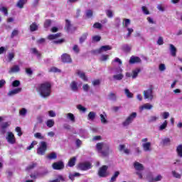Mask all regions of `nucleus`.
Segmentation results:
<instances>
[{
    "label": "nucleus",
    "instance_id": "1",
    "mask_svg": "<svg viewBox=\"0 0 182 182\" xmlns=\"http://www.w3.org/2000/svg\"><path fill=\"white\" fill-rule=\"evenodd\" d=\"M38 92L42 97H49L52 92V85L49 82H46L40 84Z\"/></svg>",
    "mask_w": 182,
    "mask_h": 182
},
{
    "label": "nucleus",
    "instance_id": "2",
    "mask_svg": "<svg viewBox=\"0 0 182 182\" xmlns=\"http://www.w3.org/2000/svg\"><path fill=\"white\" fill-rule=\"evenodd\" d=\"M134 168L136 171V176H138L139 178L141 180V178H143V173H141V172L140 171H143L144 170V166H143V164L137 161H135L134 163Z\"/></svg>",
    "mask_w": 182,
    "mask_h": 182
},
{
    "label": "nucleus",
    "instance_id": "3",
    "mask_svg": "<svg viewBox=\"0 0 182 182\" xmlns=\"http://www.w3.org/2000/svg\"><path fill=\"white\" fill-rule=\"evenodd\" d=\"M46 150H48V143L43 141H41L40 146L37 149V154H38V156H45Z\"/></svg>",
    "mask_w": 182,
    "mask_h": 182
},
{
    "label": "nucleus",
    "instance_id": "4",
    "mask_svg": "<svg viewBox=\"0 0 182 182\" xmlns=\"http://www.w3.org/2000/svg\"><path fill=\"white\" fill-rule=\"evenodd\" d=\"M137 117V113L136 112H132L129 116L124 120V122H122V126L124 127H127V126H129V124H131V123H133V120H134Z\"/></svg>",
    "mask_w": 182,
    "mask_h": 182
},
{
    "label": "nucleus",
    "instance_id": "5",
    "mask_svg": "<svg viewBox=\"0 0 182 182\" xmlns=\"http://www.w3.org/2000/svg\"><path fill=\"white\" fill-rule=\"evenodd\" d=\"M77 168L82 171H86L92 168V164L90 162H82L77 164Z\"/></svg>",
    "mask_w": 182,
    "mask_h": 182
},
{
    "label": "nucleus",
    "instance_id": "6",
    "mask_svg": "<svg viewBox=\"0 0 182 182\" xmlns=\"http://www.w3.org/2000/svg\"><path fill=\"white\" fill-rule=\"evenodd\" d=\"M109 168V166H106V165H103L102 166H101L98 171V176L99 177H107L108 174H107V169Z\"/></svg>",
    "mask_w": 182,
    "mask_h": 182
},
{
    "label": "nucleus",
    "instance_id": "7",
    "mask_svg": "<svg viewBox=\"0 0 182 182\" xmlns=\"http://www.w3.org/2000/svg\"><path fill=\"white\" fill-rule=\"evenodd\" d=\"M144 99H150L153 100V85H150L149 88L144 91Z\"/></svg>",
    "mask_w": 182,
    "mask_h": 182
},
{
    "label": "nucleus",
    "instance_id": "8",
    "mask_svg": "<svg viewBox=\"0 0 182 182\" xmlns=\"http://www.w3.org/2000/svg\"><path fill=\"white\" fill-rule=\"evenodd\" d=\"M6 140H7L9 144H15V143H16V139L15 138V135L11 132H7Z\"/></svg>",
    "mask_w": 182,
    "mask_h": 182
},
{
    "label": "nucleus",
    "instance_id": "9",
    "mask_svg": "<svg viewBox=\"0 0 182 182\" xmlns=\"http://www.w3.org/2000/svg\"><path fill=\"white\" fill-rule=\"evenodd\" d=\"M100 153H101L102 157H107L110 154V153H113V151L110 149V147L108 144H105L104 146L103 150H102Z\"/></svg>",
    "mask_w": 182,
    "mask_h": 182
},
{
    "label": "nucleus",
    "instance_id": "10",
    "mask_svg": "<svg viewBox=\"0 0 182 182\" xmlns=\"http://www.w3.org/2000/svg\"><path fill=\"white\" fill-rule=\"evenodd\" d=\"M52 167L53 170H63V168H65V164H63V161H60L53 163Z\"/></svg>",
    "mask_w": 182,
    "mask_h": 182
},
{
    "label": "nucleus",
    "instance_id": "11",
    "mask_svg": "<svg viewBox=\"0 0 182 182\" xmlns=\"http://www.w3.org/2000/svg\"><path fill=\"white\" fill-rule=\"evenodd\" d=\"M61 61L63 63H72V62H73L72 57H70V55H69L68 53H63L61 55Z\"/></svg>",
    "mask_w": 182,
    "mask_h": 182
},
{
    "label": "nucleus",
    "instance_id": "12",
    "mask_svg": "<svg viewBox=\"0 0 182 182\" xmlns=\"http://www.w3.org/2000/svg\"><path fill=\"white\" fill-rule=\"evenodd\" d=\"M9 126H11V122H3L1 124L0 132L1 133V134H5V133H6V129H8Z\"/></svg>",
    "mask_w": 182,
    "mask_h": 182
},
{
    "label": "nucleus",
    "instance_id": "13",
    "mask_svg": "<svg viewBox=\"0 0 182 182\" xmlns=\"http://www.w3.org/2000/svg\"><path fill=\"white\" fill-rule=\"evenodd\" d=\"M141 62V59L139 57L132 56L129 59L130 65H134V63H140Z\"/></svg>",
    "mask_w": 182,
    "mask_h": 182
},
{
    "label": "nucleus",
    "instance_id": "14",
    "mask_svg": "<svg viewBox=\"0 0 182 182\" xmlns=\"http://www.w3.org/2000/svg\"><path fill=\"white\" fill-rule=\"evenodd\" d=\"M107 50H112V46H102L98 49V53H102V52H107Z\"/></svg>",
    "mask_w": 182,
    "mask_h": 182
},
{
    "label": "nucleus",
    "instance_id": "15",
    "mask_svg": "<svg viewBox=\"0 0 182 182\" xmlns=\"http://www.w3.org/2000/svg\"><path fill=\"white\" fill-rule=\"evenodd\" d=\"M142 147L144 151H150L151 150V143L146 142L142 144Z\"/></svg>",
    "mask_w": 182,
    "mask_h": 182
},
{
    "label": "nucleus",
    "instance_id": "16",
    "mask_svg": "<svg viewBox=\"0 0 182 182\" xmlns=\"http://www.w3.org/2000/svg\"><path fill=\"white\" fill-rule=\"evenodd\" d=\"M60 36H62V33H58L56 34H50L47 38L49 41H53V39H58V38H60Z\"/></svg>",
    "mask_w": 182,
    "mask_h": 182
},
{
    "label": "nucleus",
    "instance_id": "17",
    "mask_svg": "<svg viewBox=\"0 0 182 182\" xmlns=\"http://www.w3.org/2000/svg\"><path fill=\"white\" fill-rule=\"evenodd\" d=\"M20 92H22V88H21V87L16 88L13 90L9 91L8 93V95L14 96V95H18V93H20Z\"/></svg>",
    "mask_w": 182,
    "mask_h": 182
},
{
    "label": "nucleus",
    "instance_id": "18",
    "mask_svg": "<svg viewBox=\"0 0 182 182\" xmlns=\"http://www.w3.org/2000/svg\"><path fill=\"white\" fill-rule=\"evenodd\" d=\"M77 75L80 76V79L84 80V82H87V77H86V74H85V73H82V71L77 70Z\"/></svg>",
    "mask_w": 182,
    "mask_h": 182
},
{
    "label": "nucleus",
    "instance_id": "19",
    "mask_svg": "<svg viewBox=\"0 0 182 182\" xmlns=\"http://www.w3.org/2000/svg\"><path fill=\"white\" fill-rule=\"evenodd\" d=\"M119 151H124L125 154H130V150L126 149V146L124 144H120L119 146Z\"/></svg>",
    "mask_w": 182,
    "mask_h": 182
},
{
    "label": "nucleus",
    "instance_id": "20",
    "mask_svg": "<svg viewBox=\"0 0 182 182\" xmlns=\"http://www.w3.org/2000/svg\"><path fill=\"white\" fill-rule=\"evenodd\" d=\"M169 46L171 56L176 57L177 55V48H176V47L173 44H170Z\"/></svg>",
    "mask_w": 182,
    "mask_h": 182
},
{
    "label": "nucleus",
    "instance_id": "21",
    "mask_svg": "<svg viewBox=\"0 0 182 182\" xmlns=\"http://www.w3.org/2000/svg\"><path fill=\"white\" fill-rule=\"evenodd\" d=\"M105 145H106V144H104L103 142H99L96 144V149L98 153H100L101 151L105 149Z\"/></svg>",
    "mask_w": 182,
    "mask_h": 182
},
{
    "label": "nucleus",
    "instance_id": "22",
    "mask_svg": "<svg viewBox=\"0 0 182 182\" xmlns=\"http://www.w3.org/2000/svg\"><path fill=\"white\" fill-rule=\"evenodd\" d=\"M38 28L39 27L38 26V23H36V22H33L32 24L30 25V31L35 32L38 31Z\"/></svg>",
    "mask_w": 182,
    "mask_h": 182
},
{
    "label": "nucleus",
    "instance_id": "23",
    "mask_svg": "<svg viewBox=\"0 0 182 182\" xmlns=\"http://www.w3.org/2000/svg\"><path fill=\"white\" fill-rule=\"evenodd\" d=\"M96 119V112H90L87 115V120H90L91 122H93Z\"/></svg>",
    "mask_w": 182,
    "mask_h": 182
},
{
    "label": "nucleus",
    "instance_id": "24",
    "mask_svg": "<svg viewBox=\"0 0 182 182\" xmlns=\"http://www.w3.org/2000/svg\"><path fill=\"white\" fill-rule=\"evenodd\" d=\"M71 90L73 92H77L79 87H77V82L76 81H73L70 84Z\"/></svg>",
    "mask_w": 182,
    "mask_h": 182
},
{
    "label": "nucleus",
    "instance_id": "25",
    "mask_svg": "<svg viewBox=\"0 0 182 182\" xmlns=\"http://www.w3.org/2000/svg\"><path fill=\"white\" fill-rule=\"evenodd\" d=\"M76 164V156L72 157L68 163V167H73Z\"/></svg>",
    "mask_w": 182,
    "mask_h": 182
},
{
    "label": "nucleus",
    "instance_id": "26",
    "mask_svg": "<svg viewBox=\"0 0 182 182\" xmlns=\"http://www.w3.org/2000/svg\"><path fill=\"white\" fill-rule=\"evenodd\" d=\"M70 28H72V23L68 19H65V29L67 32H70Z\"/></svg>",
    "mask_w": 182,
    "mask_h": 182
},
{
    "label": "nucleus",
    "instance_id": "27",
    "mask_svg": "<svg viewBox=\"0 0 182 182\" xmlns=\"http://www.w3.org/2000/svg\"><path fill=\"white\" fill-rule=\"evenodd\" d=\"M36 166H38V164L36 162H31V164H29L26 168V171H31V170H33V168H35V167H36Z\"/></svg>",
    "mask_w": 182,
    "mask_h": 182
},
{
    "label": "nucleus",
    "instance_id": "28",
    "mask_svg": "<svg viewBox=\"0 0 182 182\" xmlns=\"http://www.w3.org/2000/svg\"><path fill=\"white\" fill-rule=\"evenodd\" d=\"M89 36V33H84L79 38L80 43H83L86 39H87V36Z\"/></svg>",
    "mask_w": 182,
    "mask_h": 182
},
{
    "label": "nucleus",
    "instance_id": "29",
    "mask_svg": "<svg viewBox=\"0 0 182 182\" xmlns=\"http://www.w3.org/2000/svg\"><path fill=\"white\" fill-rule=\"evenodd\" d=\"M47 159H48V160H56V159H58V155L55 152H52L47 156Z\"/></svg>",
    "mask_w": 182,
    "mask_h": 182
},
{
    "label": "nucleus",
    "instance_id": "30",
    "mask_svg": "<svg viewBox=\"0 0 182 182\" xmlns=\"http://www.w3.org/2000/svg\"><path fill=\"white\" fill-rule=\"evenodd\" d=\"M19 70H21V68H19V65H14L11 68L9 73H16L17 72H19Z\"/></svg>",
    "mask_w": 182,
    "mask_h": 182
},
{
    "label": "nucleus",
    "instance_id": "31",
    "mask_svg": "<svg viewBox=\"0 0 182 182\" xmlns=\"http://www.w3.org/2000/svg\"><path fill=\"white\" fill-rule=\"evenodd\" d=\"M68 177L71 181H75V177H80V173L77 172L75 173H70Z\"/></svg>",
    "mask_w": 182,
    "mask_h": 182
},
{
    "label": "nucleus",
    "instance_id": "32",
    "mask_svg": "<svg viewBox=\"0 0 182 182\" xmlns=\"http://www.w3.org/2000/svg\"><path fill=\"white\" fill-rule=\"evenodd\" d=\"M119 174H120V172H119V171H115L109 181L110 182L116 181V179L119 177Z\"/></svg>",
    "mask_w": 182,
    "mask_h": 182
},
{
    "label": "nucleus",
    "instance_id": "33",
    "mask_svg": "<svg viewBox=\"0 0 182 182\" xmlns=\"http://www.w3.org/2000/svg\"><path fill=\"white\" fill-rule=\"evenodd\" d=\"M26 2H28V0H19L17 3L18 8L22 9V8H23V5H25Z\"/></svg>",
    "mask_w": 182,
    "mask_h": 182
},
{
    "label": "nucleus",
    "instance_id": "34",
    "mask_svg": "<svg viewBox=\"0 0 182 182\" xmlns=\"http://www.w3.org/2000/svg\"><path fill=\"white\" fill-rule=\"evenodd\" d=\"M176 153L178 157L182 158V144H180L177 146Z\"/></svg>",
    "mask_w": 182,
    "mask_h": 182
},
{
    "label": "nucleus",
    "instance_id": "35",
    "mask_svg": "<svg viewBox=\"0 0 182 182\" xmlns=\"http://www.w3.org/2000/svg\"><path fill=\"white\" fill-rule=\"evenodd\" d=\"M141 71V70H140V68H137L135 70H134L132 72V79H136V77L139 76V73H140Z\"/></svg>",
    "mask_w": 182,
    "mask_h": 182
},
{
    "label": "nucleus",
    "instance_id": "36",
    "mask_svg": "<svg viewBox=\"0 0 182 182\" xmlns=\"http://www.w3.org/2000/svg\"><path fill=\"white\" fill-rule=\"evenodd\" d=\"M122 50L124 52H127V53H129V52H130V50H132V48L130 46H129V45L125 44V45L122 46Z\"/></svg>",
    "mask_w": 182,
    "mask_h": 182
},
{
    "label": "nucleus",
    "instance_id": "37",
    "mask_svg": "<svg viewBox=\"0 0 182 182\" xmlns=\"http://www.w3.org/2000/svg\"><path fill=\"white\" fill-rule=\"evenodd\" d=\"M31 52L34 55H36L37 58H41V56H42V54L35 48H31Z\"/></svg>",
    "mask_w": 182,
    "mask_h": 182
},
{
    "label": "nucleus",
    "instance_id": "38",
    "mask_svg": "<svg viewBox=\"0 0 182 182\" xmlns=\"http://www.w3.org/2000/svg\"><path fill=\"white\" fill-rule=\"evenodd\" d=\"M50 25H52V20L50 19H47L44 22V28L46 29H48V28H50Z\"/></svg>",
    "mask_w": 182,
    "mask_h": 182
},
{
    "label": "nucleus",
    "instance_id": "39",
    "mask_svg": "<svg viewBox=\"0 0 182 182\" xmlns=\"http://www.w3.org/2000/svg\"><path fill=\"white\" fill-rule=\"evenodd\" d=\"M49 72L53 73H60L62 70L56 67H52L51 69L49 70Z\"/></svg>",
    "mask_w": 182,
    "mask_h": 182
},
{
    "label": "nucleus",
    "instance_id": "40",
    "mask_svg": "<svg viewBox=\"0 0 182 182\" xmlns=\"http://www.w3.org/2000/svg\"><path fill=\"white\" fill-rule=\"evenodd\" d=\"M164 146H170V143H171V139L170 138H165L162 140Z\"/></svg>",
    "mask_w": 182,
    "mask_h": 182
},
{
    "label": "nucleus",
    "instance_id": "41",
    "mask_svg": "<svg viewBox=\"0 0 182 182\" xmlns=\"http://www.w3.org/2000/svg\"><path fill=\"white\" fill-rule=\"evenodd\" d=\"M167 124H168L167 120H165L164 123L159 126V130H160L161 132L164 130V129L167 127Z\"/></svg>",
    "mask_w": 182,
    "mask_h": 182
},
{
    "label": "nucleus",
    "instance_id": "42",
    "mask_svg": "<svg viewBox=\"0 0 182 182\" xmlns=\"http://www.w3.org/2000/svg\"><path fill=\"white\" fill-rule=\"evenodd\" d=\"M46 125H47V127H53V126H55V121L52 120V119H48L47 122H46Z\"/></svg>",
    "mask_w": 182,
    "mask_h": 182
},
{
    "label": "nucleus",
    "instance_id": "43",
    "mask_svg": "<svg viewBox=\"0 0 182 182\" xmlns=\"http://www.w3.org/2000/svg\"><path fill=\"white\" fill-rule=\"evenodd\" d=\"M141 109H146V110H150L153 109V105H150L149 103L144 104L142 107Z\"/></svg>",
    "mask_w": 182,
    "mask_h": 182
},
{
    "label": "nucleus",
    "instance_id": "44",
    "mask_svg": "<svg viewBox=\"0 0 182 182\" xmlns=\"http://www.w3.org/2000/svg\"><path fill=\"white\" fill-rule=\"evenodd\" d=\"M67 117L73 123H75V115L72 113H68L67 114Z\"/></svg>",
    "mask_w": 182,
    "mask_h": 182
},
{
    "label": "nucleus",
    "instance_id": "45",
    "mask_svg": "<svg viewBox=\"0 0 182 182\" xmlns=\"http://www.w3.org/2000/svg\"><path fill=\"white\" fill-rule=\"evenodd\" d=\"M100 120H101V123H102L103 124H106V123H107V119H106V115H103V114H101L100 115Z\"/></svg>",
    "mask_w": 182,
    "mask_h": 182
},
{
    "label": "nucleus",
    "instance_id": "46",
    "mask_svg": "<svg viewBox=\"0 0 182 182\" xmlns=\"http://www.w3.org/2000/svg\"><path fill=\"white\" fill-rule=\"evenodd\" d=\"M161 178H163V176H161V175H158L156 178H152L150 182L161 181Z\"/></svg>",
    "mask_w": 182,
    "mask_h": 182
},
{
    "label": "nucleus",
    "instance_id": "47",
    "mask_svg": "<svg viewBox=\"0 0 182 182\" xmlns=\"http://www.w3.org/2000/svg\"><path fill=\"white\" fill-rule=\"evenodd\" d=\"M130 23H131L130 19H129V18L124 19V23H123L124 28H128L129 25H130Z\"/></svg>",
    "mask_w": 182,
    "mask_h": 182
},
{
    "label": "nucleus",
    "instance_id": "48",
    "mask_svg": "<svg viewBox=\"0 0 182 182\" xmlns=\"http://www.w3.org/2000/svg\"><path fill=\"white\" fill-rule=\"evenodd\" d=\"M124 92L126 96L128 97L129 99H132V97H133V93L130 92V90H129V89L126 88L124 90Z\"/></svg>",
    "mask_w": 182,
    "mask_h": 182
},
{
    "label": "nucleus",
    "instance_id": "49",
    "mask_svg": "<svg viewBox=\"0 0 182 182\" xmlns=\"http://www.w3.org/2000/svg\"><path fill=\"white\" fill-rule=\"evenodd\" d=\"M123 74H117L113 75V78L115 79V80H122L123 79Z\"/></svg>",
    "mask_w": 182,
    "mask_h": 182
},
{
    "label": "nucleus",
    "instance_id": "50",
    "mask_svg": "<svg viewBox=\"0 0 182 182\" xmlns=\"http://www.w3.org/2000/svg\"><path fill=\"white\" fill-rule=\"evenodd\" d=\"M15 130H16L18 137H21V136H22L23 134V133H22V129L19 127H16Z\"/></svg>",
    "mask_w": 182,
    "mask_h": 182
},
{
    "label": "nucleus",
    "instance_id": "51",
    "mask_svg": "<svg viewBox=\"0 0 182 182\" xmlns=\"http://www.w3.org/2000/svg\"><path fill=\"white\" fill-rule=\"evenodd\" d=\"M34 137H36V139H39L40 140H43V139H45V137L42 136V134H41V132L36 133L34 134Z\"/></svg>",
    "mask_w": 182,
    "mask_h": 182
},
{
    "label": "nucleus",
    "instance_id": "52",
    "mask_svg": "<svg viewBox=\"0 0 182 182\" xmlns=\"http://www.w3.org/2000/svg\"><path fill=\"white\" fill-rule=\"evenodd\" d=\"M19 34V31L16 29H14L11 35V39H14V38H15V36H18V35Z\"/></svg>",
    "mask_w": 182,
    "mask_h": 182
},
{
    "label": "nucleus",
    "instance_id": "53",
    "mask_svg": "<svg viewBox=\"0 0 182 182\" xmlns=\"http://www.w3.org/2000/svg\"><path fill=\"white\" fill-rule=\"evenodd\" d=\"M20 85H21V81H19L18 80H16L13 81V82H12L13 87H18Z\"/></svg>",
    "mask_w": 182,
    "mask_h": 182
},
{
    "label": "nucleus",
    "instance_id": "54",
    "mask_svg": "<svg viewBox=\"0 0 182 182\" xmlns=\"http://www.w3.org/2000/svg\"><path fill=\"white\" fill-rule=\"evenodd\" d=\"M93 28L95 29H102V23L96 22L94 23Z\"/></svg>",
    "mask_w": 182,
    "mask_h": 182
},
{
    "label": "nucleus",
    "instance_id": "55",
    "mask_svg": "<svg viewBox=\"0 0 182 182\" xmlns=\"http://www.w3.org/2000/svg\"><path fill=\"white\" fill-rule=\"evenodd\" d=\"M73 50L75 53H79L80 52V48H79V46L77 45H74V46L73 47Z\"/></svg>",
    "mask_w": 182,
    "mask_h": 182
},
{
    "label": "nucleus",
    "instance_id": "56",
    "mask_svg": "<svg viewBox=\"0 0 182 182\" xmlns=\"http://www.w3.org/2000/svg\"><path fill=\"white\" fill-rule=\"evenodd\" d=\"M36 144H38V142H36V141H33L31 145L27 147V150H32V149L35 147Z\"/></svg>",
    "mask_w": 182,
    "mask_h": 182
},
{
    "label": "nucleus",
    "instance_id": "57",
    "mask_svg": "<svg viewBox=\"0 0 182 182\" xmlns=\"http://www.w3.org/2000/svg\"><path fill=\"white\" fill-rule=\"evenodd\" d=\"M101 39L102 37H100V36H94L92 37V42H100Z\"/></svg>",
    "mask_w": 182,
    "mask_h": 182
},
{
    "label": "nucleus",
    "instance_id": "58",
    "mask_svg": "<svg viewBox=\"0 0 182 182\" xmlns=\"http://www.w3.org/2000/svg\"><path fill=\"white\" fill-rule=\"evenodd\" d=\"M172 174L175 178H181V175L177 173L176 171H172Z\"/></svg>",
    "mask_w": 182,
    "mask_h": 182
},
{
    "label": "nucleus",
    "instance_id": "59",
    "mask_svg": "<svg viewBox=\"0 0 182 182\" xmlns=\"http://www.w3.org/2000/svg\"><path fill=\"white\" fill-rule=\"evenodd\" d=\"M109 99L110 100H116V99H117L116 94H114L113 92H110L109 95Z\"/></svg>",
    "mask_w": 182,
    "mask_h": 182
},
{
    "label": "nucleus",
    "instance_id": "60",
    "mask_svg": "<svg viewBox=\"0 0 182 182\" xmlns=\"http://www.w3.org/2000/svg\"><path fill=\"white\" fill-rule=\"evenodd\" d=\"M14 58H15V54L14 53H9L8 55L9 62H12Z\"/></svg>",
    "mask_w": 182,
    "mask_h": 182
},
{
    "label": "nucleus",
    "instance_id": "61",
    "mask_svg": "<svg viewBox=\"0 0 182 182\" xmlns=\"http://www.w3.org/2000/svg\"><path fill=\"white\" fill-rule=\"evenodd\" d=\"M87 18H92L93 16V11L92 10H87L86 11Z\"/></svg>",
    "mask_w": 182,
    "mask_h": 182
},
{
    "label": "nucleus",
    "instance_id": "62",
    "mask_svg": "<svg viewBox=\"0 0 182 182\" xmlns=\"http://www.w3.org/2000/svg\"><path fill=\"white\" fill-rule=\"evenodd\" d=\"M27 112H28V110H26L25 108H22V109L19 111V114H20L21 116H25Z\"/></svg>",
    "mask_w": 182,
    "mask_h": 182
},
{
    "label": "nucleus",
    "instance_id": "63",
    "mask_svg": "<svg viewBox=\"0 0 182 182\" xmlns=\"http://www.w3.org/2000/svg\"><path fill=\"white\" fill-rule=\"evenodd\" d=\"M0 11H1V12H4V15L6 16H8V9H6V7H1V9H0Z\"/></svg>",
    "mask_w": 182,
    "mask_h": 182
},
{
    "label": "nucleus",
    "instance_id": "64",
    "mask_svg": "<svg viewBox=\"0 0 182 182\" xmlns=\"http://www.w3.org/2000/svg\"><path fill=\"white\" fill-rule=\"evenodd\" d=\"M106 14L108 18H113V11H112V10H107Z\"/></svg>",
    "mask_w": 182,
    "mask_h": 182
}]
</instances>
